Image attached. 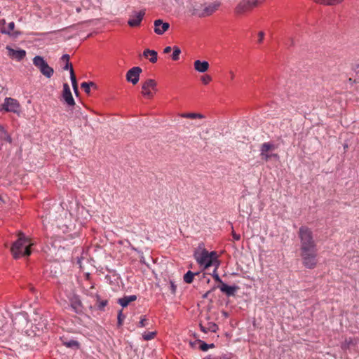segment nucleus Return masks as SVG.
Returning <instances> with one entry per match:
<instances>
[{
    "mask_svg": "<svg viewBox=\"0 0 359 359\" xmlns=\"http://www.w3.org/2000/svg\"><path fill=\"white\" fill-rule=\"evenodd\" d=\"M218 329V326L214 323H208L207 330L212 332H215Z\"/></svg>",
    "mask_w": 359,
    "mask_h": 359,
    "instance_id": "obj_32",
    "label": "nucleus"
},
{
    "mask_svg": "<svg viewBox=\"0 0 359 359\" xmlns=\"http://www.w3.org/2000/svg\"><path fill=\"white\" fill-rule=\"evenodd\" d=\"M172 50V48L170 46H167L164 48L163 53H169Z\"/></svg>",
    "mask_w": 359,
    "mask_h": 359,
    "instance_id": "obj_46",
    "label": "nucleus"
},
{
    "mask_svg": "<svg viewBox=\"0 0 359 359\" xmlns=\"http://www.w3.org/2000/svg\"><path fill=\"white\" fill-rule=\"evenodd\" d=\"M97 306L100 310H102L107 304V300H100V296L96 295Z\"/></svg>",
    "mask_w": 359,
    "mask_h": 359,
    "instance_id": "obj_27",
    "label": "nucleus"
},
{
    "mask_svg": "<svg viewBox=\"0 0 359 359\" xmlns=\"http://www.w3.org/2000/svg\"><path fill=\"white\" fill-rule=\"evenodd\" d=\"M217 266H218V263L217 264V266L213 271L212 276L217 282H218L220 285H222V283H223V282H222V279L220 278V277L219 276V275L217 273Z\"/></svg>",
    "mask_w": 359,
    "mask_h": 359,
    "instance_id": "obj_34",
    "label": "nucleus"
},
{
    "mask_svg": "<svg viewBox=\"0 0 359 359\" xmlns=\"http://www.w3.org/2000/svg\"><path fill=\"white\" fill-rule=\"evenodd\" d=\"M125 318V316L123 314L122 309L118 311V318H117V324L118 327H121L123 324V320Z\"/></svg>",
    "mask_w": 359,
    "mask_h": 359,
    "instance_id": "obj_29",
    "label": "nucleus"
},
{
    "mask_svg": "<svg viewBox=\"0 0 359 359\" xmlns=\"http://www.w3.org/2000/svg\"><path fill=\"white\" fill-rule=\"evenodd\" d=\"M220 4L218 2L210 3L208 4H203V8L202 11L195 12L198 14L200 18H204L212 15L219 8ZM196 11H198L196 10Z\"/></svg>",
    "mask_w": 359,
    "mask_h": 359,
    "instance_id": "obj_9",
    "label": "nucleus"
},
{
    "mask_svg": "<svg viewBox=\"0 0 359 359\" xmlns=\"http://www.w3.org/2000/svg\"><path fill=\"white\" fill-rule=\"evenodd\" d=\"M6 50H8V55L10 57L18 61L22 60L26 55V51L24 50H15L8 46H6Z\"/></svg>",
    "mask_w": 359,
    "mask_h": 359,
    "instance_id": "obj_15",
    "label": "nucleus"
},
{
    "mask_svg": "<svg viewBox=\"0 0 359 359\" xmlns=\"http://www.w3.org/2000/svg\"><path fill=\"white\" fill-rule=\"evenodd\" d=\"M202 276H203V278H206L205 274H203Z\"/></svg>",
    "mask_w": 359,
    "mask_h": 359,
    "instance_id": "obj_56",
    "label": "nucleus"
},
{
    "mask_svg": "<svg viewBox=\"0 0 359 359\" xmlns=\"http://www.w3.org/2000/svg\"><path fill=\"white\" fill-rule=\"evenodd\" d=\"M71 68H73L72 67V65L71 63H69V62H67L65 67H63V69L65 70H67L68 69H69V73L71 74Z\"/></svg>",
    "mask_w": 359,
    "mask_h": 359,
    "instance_id": "obj_41",
    "label": "nucleus"
},
{
    "mask_svg": "<svg viewBox=\"0 0 359 359\" xmlns=\"http://www.w3.org/2000/svg\"><path fill=\"white\" fill-rule=\"evenodd\" d=\"M155 335H156L155 332H150L148 333H144L142 334V338L146 341H149V340L152 339L155 337Z\"/></svg>",
    "mask_w": 359,
    "mask_h": 359,
    "instance_id": "obj_30",
    "label": "nucleus"
},
{
    "mask_svg": "<svg viewBox=\"0 0 359 359\" xmlns=\"http://www.w3.org/2000/svg\"><path fill=\"white\" fill-rule=\"evenodd\" d=\"M62 60H65V61H66V62H69V55H67V54H65V55H62Z\"/></svg>",
    "mask_w": 359,
    "mask_h": 359,
    "instance_id": "obj_45",
    "label": "nucleus"
},
{
    "mask_svg": "<svg viewBox=\"0 0 359 359\" xmlns=\"http://www.w3.org/2000/svg\"><path fill=\"white\" fill-rule=\"evenodd\" d=\"M203 359H230V358L226 355H221V356L214 357V358L208 356V357L204 358Z\"/></svg>",
    "mask_w": 359,
    "mask_h": 359,
    "instance_id": "obj_39",
    "label": "nucleus"
},
{
    "mask_svg": "<svg viewBox=\"0 0 359 359\" xmlns=\"http://www.w3.org/2000/svg\"><path fill=\"white\" fill-rule=\"evenodd\" d=\"M19 34H20L19 32H13V33L12 34V35H13V36H17Z\"/></svg>",
    "mask_w": 359,
    "mask_h": 359,
    "instance_id": "obj_52",
    "label": "nucleus"
},
{
    "mask_svg": "<svg viewBox=\"0 0 359 359\" xmlns=\"http://www.w3.org/2000/svg\"><path fill=\"white\" fill-rule=\"evenodd\" d=\"M176 285H175L174 282L170 280V285H169V289L171 292V293L172 294H175V292H176Z\"/></svg>",
    "mask_w": 359,
    "mask_h": 359,
    "instance_id": "obj_37",
    "label": "nucleus"
},
{
    "mask_svg": "<svg viewBox=\"0 0 359 359\" xmlns=\"http://www.w3.org/2000/svg\"><path fill=\"white\" fill-rule=\"evenodd\" d=\"M62 97L65 103L69 107H74L75 105V101L73 98L68 83L63 84V90Z\"/></svg>",
    "mask_w": 359,
    "mask_h": 359,
    "instance_id": "obj_13",
    "label": "nucleus"
},
{
    "mask_svg": "<svg viewBox=\"0 0 359 359\" xmlns=\"http://www.w3.org/2000/svg\"><path fill=\"white\" fill-rule=\"evenodd\" d=\"M344 0H316V2L323 5H336L341 3Z\"/></svg>",
    "mask_w": 359,
    "mask_h": 359,
    "instance_id": "obj_23",
    "label": "nucleus"
},
{
    "mask_svg": "<svg viewBox=\"0 0 359 359\" xmlns=\"http://www.w3.org/2000/svg\"><path fill=\"white\" fill-rule=\"evenodd\" d=\"M147 319L144 317L139 322V327H143L147 325Z\"/></svg>",
    "mask_w": 359,
    "mask_h": 359,
    "instance_id": "obj_40",
    "label": "nucleus"
},
{
    "mask_svg": "<svg viewBox=\"0 0 359 359\" xmlns=\"http://www.w3.org/2000/svg\"><path fill=\"white\" fill-rule=\"evenodd\" d=\"M154 32L158 35L163 34L170 27L168 22H165L161 19L156 20L154 22Z\"/></svg>",
    "mask_w": 359,
    "mask_h": 359,
    "instance_id": "obj_14",
    "label": "nucleus"
},
{
    "mask_svg": "<svg viewBox=\"0 0 359 359\" xmlns=\"http://www.w3.org/2000/svg\"><path fill=\"white\" fill-rule=\"evenodd\" d=\"M70 79L72 81V87L74 88V87L77 86V81H76V76H75L74 71L73 68H71Z\"/></svg>",
    "mask_w": 359,
    "mask_h": 359,
    "instance_id": "obj_33",
    "label": "nucleus"
},
{
    "mask_svg": "<svg viewBox=\"0 0 359 359\" xmlns=\"http://www.w3.org/2000/svg\"><path fill=\"white\" fill-rule=\"evenodd\" d=\"M180 53H181L180 48L177 46H174L173 47V53L172 55V59L175 61L178 60Z\"/></svg>",
    "mask_w": 359,
    "mask_h": 359,
    "instance_id": "obj_28",
    "label": "nucleus"
},
{
    "mask_svg": "<svg viewBox=\"0 0 359 359\" xmlns=\"http://www.w3.org/2000/svg\"><path fill=\"white\" fill-rule=\"evenodd\" d=\"M264 0H242L236 7L235 11L237 14H243L245 12L257 6Z\"/></svg>",
    "mask_w": 359,
    "mask_h": 359,
    "instance_id": "obj_6",
    "label": "nucleus"
},
{
    "mask_svg": "<svg viewBox=\"0 0 359 359\" xmlns=\"http://www.w3.org/2000/svg\"><path fill=\"white\" fill-rule=\"evenodd\" d=\"M194 258L197 262L204 266L205 268H208L211 266L214 262L217 261V254L215 252L209 253L205 249L198 248L194 252Z\"/></svg>",
    "mask_w": 359,
    "mask_h": 359,
    "instance_id": "obj_3",
    "label": "nucleus"
},
{
    "mask_svg": "<svg viewBox=\"0 0 359 359\" xmlns=\"http://www.w3.org/2000/svg\"><path fill=\"white\" fill-rule=\"evenodd\" d=\"M211 76L209 75H203L201 76V81L204 84H208L211 81Z\"/></svg>",
    "mask_w": 359,
    "mask_h": 359,
    "instance_id": "obj_36",
    "label": "nucleus"
},
{
    "mask_svg": "<svg viewBox=\"0 0 359 359\" xmlns=\"http://www.w3.org/2000/svg\"><path fill=\"white\" fill-rule=\"evenodd\" d=\"M303 265L307 269H313L317 264V250L301 252Z\"/></svg>",
    "mask_w": 359,
    "mask_h": 359,
    "instance_id": "obj_5",
    "label": "nucleus"
},
{
    "mask_svg": "<svg viewBox=\"0 0 359 359\" xmlns=\"http://www.w3.org/2000/svg\"><path fill=\"white\" fill-rule=\"evenodd\" d=\"M206 281H207V283H209L210 282V278H207Z\"/></svg>",
    "mask_w": 359,
    "mask_h": 359,
    "instance_id": "obj_57",
    "label": "nucleus"
},
{
    "mask_svg": "<svg viewBox=\"0 0 359 359\" xmlns=\"http://www.w3.org/2000/svg\"><path fill=\"white\" fill-rule=\"evenodd\" d=\"M230 74H231V79H233L234 77V74L232 72H230Z\"/></svg>",
    "mask_w": 359,
    "mask_h": 359,
    "instance_id": "obj_54",
    "label": "nucleus"
},
{
    "mask_svg": "<svg viewBox=\"0 0 359 359\" xmlns=\"http://www.w3.org/2000/svg\"><path fill=\"white\" fill-rule=\"evenodd\" d=\"M145 15V11H133L130 16L128 24L130 27H138Z\"/></svg>",
    "mask_w": 359,
    "mask_h": 359,
    "instance_id": "obj_11",
    "label": "nucleus"
},
{
    "mask_svg": "<svg viewBox=\"0 0 359 359\" xmlns=\"http://www.w3.org/2000/svg\"><path fill=\"white\" fill-rule=\"evenodd\" d=\"M299 237L300 238V251L309 252L317 250L316 241L313 237V233L310 229L306 226H302L299 230Z\"/></svg>",
    "mask_w": 359,
    "mask_h": 359,
    "instance_id": "obj_2",
    "label": "nucleus"
},
{
    "mask_svg": "<svg viewBox=\"0 0 359 359\" xmlns=\"http://www.w3.org/2000/svg\"><path fill=\"white\" fill-rule=\"evenodd\" d=\"M182 117L184 118H203L204 116L201 114H197V113H188V114H183L182 115Z\"/></svg>",
    "mask_w": 359,
    "mask_h": 359,
    "instance_id": "obj_26",
    "label": "nucleus"
},
{
    "mask_svg": "<svg viewBox=\"0 0 359 359\" xmlns=\"http://www.w3.org/2000/svg\"><path fill=\"white\" fill-rule=\"evenodd\" d=\"M73 89H74V93H75L76 94H77V93H78V92H79V90H78V86H76V87H74V88H73Z\"/></svg>",
    "mask_w": 359,
    "mask_h": 359,
    "instance_id": "obj_50",
    "label": "nucleus"
},
{
    "mask_svg": "<svg viewBox=\"0 0 359 359\" xmlns=\"http://www.w3.org/2000/svg\"><path fill=\"white\" fill-rule=\"evenodd\" d=\"M200 328H201V330L205 333H207L208 332V330H207V327H205L204 325H203L202 323H200Z\"/></svg>",
    "mask_w": 359,
    "mask_h": 359,
    "instance_id": "obj_44",
    "label": "nucleus"
},
{
    "mask_svg": "<svg viewBox=\"0 0 359 359\" xmlns=\"http://www.w3.org/2000/svg\"><path fill=\"white\" fill-rule=\"evenodd\" d=\"M88 84H90V87H94V88H97V86L95 83L93 82H88Z\"/></svg>",
    "mask_w": 359,
    "mask_h": 359,
    "instance_id": "obj_48",
    "label": "nucleus"
},
{
    "mask_svg": "<svg viewBox=\"0 0 359 359\" xmlns=\"http://www.w3.org/2000/svg\"><path fill=\"white\" fill-rule=\"evenodd\" d=\"M64 345L68 348L78 349L79 348V343L76 340H69L68 341H64Z\"/></svg>",
    "mask_w": 359,
    "mask_h": 359,
    "instance_id": "obj_24",
    "label": "nucleus"
},
{
    "mask_svg": "<svg viewBox=\"0 0 359 359\" xmlns=\"http://www.w3.org/2000/svg\"><path fill=\"white\" fill-rule=\"evenodd\" d=\"M209 68V63L207 61L196 60L194 62V69L201 73H204L208 71Z\"/></svg>",
    "mask_w": 359,
    "mask_h": 359,
    "instance_id": "obj_17",
    "label": "nucleus"
},
{
    "mask_svg": "<svg viewBox=\"0 0 359 359\" xmlns=\"http://www.w3.org/2000/svg\"><path fill=\"white\" fill-rule=\"evenodd\" d=\"M209 345V348L210 347H214V344H208Z\"/></svg>",
    "mask_w": 359,
    "mask_h": 359,
    "instance_id": "obj_55",
    "label": "nucleus"
},
{
    "mask_svg": "<svg viewBox=\"0 0 359 359\" xmlns=\"http://www.w3.org/2000/svg\"><path fill=\"white\" fill-rule=\"evenodd\" d=\"M2 109L6 111H11L15 114H20V105L19 102L11 97H6L3 104Z\"/></svg>",
    "mask_w": 359,
    "mask_h": 359,
    "instance_id": "obj_7",
    "label": "nucleus"
},
{
    "mask_svg": "<svg viewBox=\"0 0 359 359\" xmlns=\"http://www.w3.org/2000/svg\"><path fill=\"white\" fill-rule=\"evenodd\" d=\"M142 72V70L140 67H134L131 68L128 71L126 75L127 81L130 82L133 85L137 84L139 81Z\"/></svg>",
    "mask_w": 359,
    "mask_h": 359,
    "instance_id": "obj_10",
    "label": "nucleus"
},
{
    "mask_svg": "<svg viewBox=\"0 0 359 359\" xmlns=\"http://www.w3.org/2000/svg\"><path fill=\"white\" fill-rule=\"evenodd\" d=\"M18 236V239L13 243L11 248V252L15 259L21 257L29 256L32 253L30 248L33 245L29 238L24 233L19 231Z\"/></svg>",
    "mask_w": 359,
    "mask_h": 359,
    "instance_id": "obj_1",
    "label": "nucleus"
},
{
    "mask_svg": "<svg viewBox=\"0 0 359 359\" xmlns=\"http://www.w3.org/2000/svg\"><path fill=\"white\" fill-rule=\"evenodd\" d=\"M6 24V20L4 19L0 20V26H3Z\"/></svg>",
    "mask_w": 359,
    "mask_h": 359,
    "instance_id": "obj_49",
    "label": "nucleus"
},
{
    "mask_svg": "<svg viewBox=\"0 0 359 359\" xmlns=\"http://www.w3.org/2000/svg\"><path fill=\"white\" fill-rule=\"evenodd\" d=\"M217 287L216 286H214L211 290H208V292H206L203 295V299H206L208 297L209 294H210V292L214 290Z\"/></svg>",
    "mask_w": 359,
    "mask_h": 359,
    "instance_id": "obj_42",
    "label": "nucleus"
},
{
    "mask_svg": "<svg viewBox=\"0 0 359 359\" xmlns=\"http://www.w3.org/2000/svg\"><path fill=\"white\" fill-rule=\"evenodd\" d=\"M275 149V146L269 142H265L262 145L260 156L262 159L268 161L272 156L278 157L277 154H269L268 152Z\"/></svg>",
    "mask_w": 359,
    "mask_h": 359,
    "instance_id": "obj_12",
    "label": "nucleus"
},
{
    "mask_svg": "<svg viewBox=\"0 0 359 359\" xmlns=\"http://www.w3.org/2000/svg\"><path fill=\"white\" fill-rule=\"evenodd\" d=\"M217 287H219L220 290L225 293L228 297L234 296L235 292L239 289L237 285L229 286L224 283H222V285Z\"/></svg>",
    "mask_w": 359,
    "mask_h": 359,
    "instance_id": "obj_16",
    "label": "nucleus"
},
{
    "mask_svg": "<svg viewBox=\"0 0 359 359\" xmlns=\"http://www.w3.org/2000/svg\"><path fill=\"white\" fill-rule=\"evenodd\" d=\"M137 299L136 295L124 296L122 298L118 299V303L122 307H126L130 302H134Z\"/></svg>",
    "mask_w": 359,
    "mask_h": 359,
    "instance_id": "obj_18",
    "label": "nucleus"
},
{
    "mask_svg": "<svg viewBox=\"0 0 359 359\" xmlns=\"http://www.w3.org/2000/svg\"><path fill=\"white\" fill-rule=\"evenodd\" d=\"M199 344H200V348L202 351H205L209 348V345L208 344H206L202 341H199Z\"/></svg>",
    "mask_w": 359,
    "mask_h": 359,
    "instance_id": "obj_38",
    "label": "nucleus"
},
{
    "mask_svg": "<svg viewBox=\"0 0 359 359\" xmlns=\"http://www.w3.org/2000/svg\"><path fill=\"white\" fill-rule=\"evenodd\" d=\"M198 275H199V273L198 272L193 273L191 271H188L183 277L184 281L187 283H191L193 282L194 277Z\"/></svg>",
    "mask_w": 359,
    "mask_h": 359,
    "instance_id": "obj_22",
    "label": "nucleus"
},
{
    "mask_svg": "<svg viewBox=\"0 0 359 359\" xmlns=\"http://www.w3.org/2000/svg\"><path fill=\"white\" fill-rule=\"evenodd\" d=\"M156 86L157 83L155 80L149 79H147L142 86V94L147 97H151L153 96V94L151 91V89L154 91H156Z\"/></svg>",
    "mask_w": 359,
    "mask_h": 359,
    "instance_id": "obj_8",
    "label": "nucleus"
},
{
    "mask_svg": "<svg viewBox=\"0 0 359 359\" xmlns=\"http://www.w3.org/2000/svg\"><path fill=\"white\" fill-rule=\"evenodd\" d=\"M259 43H262L264 39V33L263 32H259Z\"/></svg>",
    "mask_w": 359,
    "mask_h": 359,
    "instance_id": "obj_43",
    "label": "nucleus"
},
{
    "mask_svg": "<svg viewBox=\"0 0 359 359\" xmlns=\"http://www.w3.org/2000/svg\"><path fill=\"white\" fill-rule=\"evenodd\" d=\"M76 11L77 13H80L81 11V8L80 7H78V8H76Z\"/></svg>",
    "mask_w": 359,
    "mask_h": 359,
    "instance_id": "obj_53",
    "label": "nucleus"
},
{
    "mask_svg": "<svg viewBox=\"0 0 359 359\" xmlns=\"http://www.w3.org/2000/svg\"><path fill=\"white\" fill-rule=\"evenodd\" d=\"M81 87L84 90L86 93H90V84L88 82H83L81 84Z\"/></svg>",
    "mask_w": 359,
    "mask_h": 359,
    "instance_id": "obj_35",
    "label": "nucleus"
},
{
    "mask_svg": "<svg viewBox=\"0 0 359 359\" xmlns=\"http://www.w3.org/2000/svg\"><path fill=\"white\" fill-rule=\"evenodd\" d=\"M0 140L5 141L10 144L12 143V138L4 127L0 125Z\"/></svg>",
    "mask_w": 359,
    "mask_h": 359,
    "instance_id": "obj_20",
    "label": "nucleus"
},
{
    "mask_svg": "<svg viewBox=\"0 0 359 359\" xmlns=\"http://www.w3.org/2000/svg\"><path fill=\"white\" fill-rule=\"evenodd\" d=\"M240 212H245V210H240ZM245 213H246L247 215H250V212H248V211H245Z\"/></svg>",
    "mask_w": 359,
    "mask_h": 359,
    "instance_id": "obj_51",
    "label": "nucleus"
},
{
    "mask_svg": "<svg viewBox=\"0 0 359 359\" xmlns=\"http://www.w3.org/2000/svg\"><path fill=\"white\" fill-rule=\"evenodd\" d=\"M14 27H15V23L13 22H11L8 24V29L3 27L1 29V32L2 34L11 35V31H13L14 29Z\"/></svg>",
    "mask_w": 359,
    "mask_h": 359,
    "instance_id": "obj_25",
    "label": "nucleus"
},
{
    "mask_svg": "<svg viewBox=\"0 0 359 359\" xmlns=\"http://www.w3.org/2000/svg\"><path fill=\"white\" fill-rule=\"evenodd\" d=\"M33 64L40 72L46 78L50 79L54 74V69L50 67L44 58L36 55L33 58Z\"/></svg>",
    "mask_w": 359,
    "mask_h": 359,
    "instance_id": "obj_4",
    "label": "nucleus"
},
{
    "mask_svg": "<svg viewBox=\"0 0 359 359\" xmlns=\"http://www.w3.org/2000/svg\"><path fill=\"white\" fill-rule=\"evenodd\" d=\"M72 307L74 309L76 312L79 310L80 307L81 306V302L79 299H76L75 301L72 302L71 304Z\"/></svg>",
    "mask_w": 359,
    "mask_h": 359,
    "instance_id": "obj_31",
    "label": "nucleus"
},
{
    "mask_svg": "<svg viewBox=\"0 0 359 359\" xmlns=\"http://www.w3.org/2000/svg\"><path fill=\"white\" fill-rule=\"evenodd\" d=\"M203 8V4L194 3V4H191V6L189 7V11L191 13V15L198 16V14L195 13V12H196V9L198 11L197 12H199V11H202Z\"/></svg>",
    "mask_w": 359,
    "mask_h": 359,
    "instance_id": "obj_21",
    "label": "nucleus"
},
{
    "mask_svg": "<svg viewBox=\"0 0 359 359\" xmlns=\"http://www.w3.org/2000/svg\"><path fill=\"white\" fill-rule=\"evenodd\" d=\"M157 52L154 50H150V49H145L143 52V56L144 57L148 58L149 56H151L149 60L151 63L156 62L158 57H157Z\"/></svg>",
    "mask_w": 359,
    "mask_h": 359,
    "instance_id": "obj_19",
    "label": "nucleus"
},
{
    "mask_svg": "<svg viewBox=\"0 0 359 359\" xmlns=\"http://www.w3.org/2000/svg\"><path fill=\"white\" fill-rule=\"evenodd\" d=\"M83 118L86 119V116H83Z\"/></svg>",
    "mask_w": 359,
    "mask_h": 359,
    "instance_id": "obj_58",
    "label": "nucleus"
},
{
    "mask_svg": "<svg viewBox=\"0 0 359 359\" xmlns=\"http://www.w3.org/2000/svg\"><path fill=\"white\" fill-rule=\"evenodd\" d=\"M232 236H233V238L236 241H238V240H240V238H241L240 235L236 234V233H234V232H233V233H232Z\"/></svg>",
    "mask_w": 359,
    "mask_h": 359,
    "instance_id": "obj_47",
    "label": "nucleus"
}]
</instances>
